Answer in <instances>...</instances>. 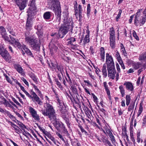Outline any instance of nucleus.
Masks as SVG:
<instances>
[{
  "instance_id": "f257e3e1",
  "label": "nucleus",
  "mask_w": 146,
  "mask_h": 146,
  "mask_svg": "<svg viewBox=\"0 0 146 146\" xmlns=\"http://www.w3.org/2000/svg\"><path fill=\"white\" fill-rule=\"evenodd\" d=\"M49 3L52 4L50 9L53 10L58 21L61 19V7L59 0H48Z\"/></svg>"
},
{
  "instance_id": "f03ea898",
  "label": "nucleus",
  "mask_w": 146,
  "mask_h": 146,
  "mask_svg": "<svg viewBox=\"0 0 146 146\" xmlns=\"http://www.w3.org/2000/svg\"><path fill=\"white\" fill-rule=\"evenodd\" d=\"M70 21H64V24L62 25L60 28L58 33V37H60L61 38L64 37L68 32V29L72 30L73 27V22Z\"/></svg>"
},
{
  "instance_id": "7ed1b4c3",
  "label": "nucleus",
  "mask_w": 146,
  "mask_h": 146,
  "mask_svg": "<svg viewBox=\"0 0 146 146\" xmlns=\"http://www.w3.org/2000/svg\"><path fill=\"white\" fill-rule=\"evenodd\" d=\"M29 33H25V41L28 43L34 49L40 48V43L39 39H38L34 36H29Z\"/></svg>"
},
{
  "instance_id": "20e7f679",
  "label": "nucleus",
  "mask_w": 146,
  "mask_h": 146,
  "mask_svg": "<svg viewBox=\"0 0 146 146\" xmlns=\"http://www.w3.org/2000/svg\"><path fill=\"white\" fill-rule=\"evenodd\" d=\"M44 106L45 110H41V112L45 116H48L50 118L56 119V114L53 107L50 104L46 102L44 104Z\"/></svg>"
},
{
  "instance_id": "39448f33",
  "label": "nucleus",
  "mask_w": 146,
  "mask_h": 146,
  "mask_svg": "<svg viewBox=\"0 0 146 146\" xmlns=\"http://www.w3.org/2000/svg\"><path fill=\"white\" fill-rule=\"evenodd\" d=\"M0 55L6 61L9 62L11 60V56L6 49L4 48L3 45H0Z\"/></svg>"
},
{
  "instance_id": "423d86ee",
  "label": "nucleus",
  "mask_w": 146,
  "mask_h": 146,
  "mask_svg": "<svg viewBox=\"0 0 146 146\" xmlns=\"http://www.w3.org/2000/svg\"><path fill=\"white\" fill-rule=\"evenodd\" d=\"M59 106H58V110H59L60 112L62 114V117L65 121V122L66 123L68 127H69L70 124L69 123V119L66 117L65 115L67 114V111L66 109L65 106L64 105L63 103H60L58 104Z\"/></svg>"
},
{
  "instance_id": "0eeeda50",
  "label": "nucleus",
  "mask_w": 146,
  "mask_h": 146,
  "mask_svg": "<svg viewBox=\"0 0 146 146\" xmlns=\"http://www.w3.org/2000/svg\"><path fill=\"white\" fill-rule=\"evenodd\" d=\"M107 70L108 72V76L109 78L112 80H114L115 77L116 80L117 72L116 71L115 66H113L107 67Z\"/></svg>"
},
{
  "instance_id": "6e6552de",
  "label": "nucleus",
  "mask_w": 146,
  "mask_h": 146,
  "mask_svg": "<svg viewBox=\"0 0 146 146\" xmlns=\"http://www.w3.org/2000/svg\"><path fill=\"white\" fill-rule=\"evenodd\" d=\"M29 109L32 117L34 119L37 121H39L40 119L39 116L35 110L32 107H29Z\"/></svg>"
},
{
  "instance_id": "1a4fd4ad",
  "label": "nucleus",
  "mask_w": 146,
  "mask_h": 146,
  "mask_svg": "<svg viewBox=\"0 0 146 146\" xmlns=\"http://www.w3.org/2000/svg\"><path fill=\"white\" fill-rule=\"evenodd\" d=\"M15 1L17 5L19 7V9L22 10L24 9L27 6L28 0H22L21 2H20L19 0H12Z\"/></svg>"
},
{
  "instance_id": "9d476101",
  "label": "nucleus",
  "mask_w": 146,
  "mask_h": 146,
  "mask_svg": "<svg viewBox=\"0 0 146 146\" xmlns=\"http://www.w3.org/2000/svg\"><path fill=\"white\" fill-rule=\"evenodd\" d=\"M33 19L31 17L30 15H28L25 28L26 30L28 31H31L32 29L33 25Z\"/></svg>"
},
{
  "instance_id": "9b49d317",
  "label": "nucleus",
  "mask_w": 146,
  "mask_h": 146,
  "mask_svg": "<svg viewBox=\"0 0 146 146\" xmlns=\"http://www.w3.org/2000/svg\"><path fill=\"white\" fill-rule=\"evenodd\" d=\"M106 62L108 67L114 66L113 58L108 53L106 54Z\"/></svg>"
},
{
  "instance_id": "f8f14e48",
  "label": "nucleus",
  "mask_w": 146,
  "mask_h": 146,
  "mask_svg": "<svg viewBox=\"0 0 146 146\" xmlns=\"http://www.w3.org/2000/svg\"><path fill=\"white\" fill-rule=\"evenodd\" d=\"M30 94L33 96L32 100L33 102H36L39 105H42V102L41 101L40 99L35 92L31 90L30 92Z\"/></svg>"
},
{
  "instance_id": "ddd939ff",
  "label": "nucleus",
  "mask_w": 146,
  "mask_h": 146,
  "mask_svg": "<svg viewBox=\"0 0 146 146\" xmlns=\"http://www.w3.org/2000/svg\"><path fill=\"white\" fill-rule=\"evenodd\" d=\"M14 66L18 72L21 74V75L24 76L25 75L23 69L19 64H16L14 65Z\"/></svg>"
},
{
  "instance_id": "4468645a",
  "label": "nucleus",
  "mask_w": 146,
  "mask_h": 146,
  "mask_svg": "<svg viewBox=\"0 0 146 146\" xmlns=\"http://www.w3.org/2000/svg\"><path fill=\"white\" fill-rule=\"evenodd\" d=\"M49 48L50 53L52 55L56 52L58 49V47L56 46L54 44H52L51 42L50 44Z\"/></svg>"
},
{
  "instance_id": "2eb2a0df",
  "label": "nucleus",
  "mask_w": 146,
  "mask_h": 146,
  "mask_svg": "<svg viewBox=\"0 0 146 146\" xmlns=\"http://www.w3.org/2000/svg\"><path fill=\"white\" fill-rule=\"evenodd\" d=\"M35 28L37 30V31L36 32V33L37 34L39 38L40 39V38L42 36V31L41 30L42 25L41 24H38L35 27Z\"/></svg>"
},
{
  "instance_id": "dca6fc26",
  "label": "nucleus",
  "mask_w": 146,
  "mask_h": 146,
  "mask_svg": "<svg viewBox=\"0 0 146 146\" xmlns=\"http://www.w3.org/2000/svg\"><path fill=\"white\" fill-rule=\"evenodd\" d=\"M28 75L36 84H38V78H36V76L34 74L31 72H29Z\"/></svg>"
},
{
  "instance_id": "f3484780",
  "label": "nucleus",
  "mask_w": 146,
  "mask_h": 146,
  "mask_svg": "<svg viewBox=\"0 0 146 146\" xmlns=\"http://www.w3.org/2000/svg\"><path fill=\"white\" fill-rule=\"evenodd\" d=\"M99 53L100 56V60L102 61H104L105 59V50L104 48H100V51Z\"/></svg>"
},
{
  "instance_id": "a211bd4d",
  "label": "nucleus",
  "mask_w": 146,
  "mask_h": 146,
  "mask_svg": "<svg viewBox=\"0 0 146 146\" xmlns=\"http://www.w3.org/2000/svg\"><path fill=\"white\" fill-rule=\"evenodd\" d=\"M125 85L126 88L128 90L132 91L133 90V86L132 83L129 82H126L124 84Z\"/></svg>"
},
{
  "instance_id": "6ab92c4d",
  "label": "nucleus",
  "mask_w": 146,
  "mask_h": 146,
  "mask_svg": "<svg viewBox=\"0 0 146 146\" xmlns=\"http://www.w3.org/2000/svg\"><path fill=\"white\" fill-rule=\"evenodd\" d=\"M110 45L113 49L115 48V37L110 38Z\"/></svg>"
},
{
  "instance_id": "aec40b11",
  "label": "nucleus",
  "mask_w": 146,
  "mask_h": 146,
  "mask_svg": "<svg viewBox=\"0 0 146 146\" xmlns=\"http://www.w3.org/2000/svg\"><path fill=\"white\" fill-rule=\"evenodd\" d=\"M102 70L103 77L104 78H106L107 76V72L106 66L105 64H104L103 65Z\"/></svg>"
},
{
  "instance_id": "412c9836",
  "label": "nucleus",
  "mask_w": 146,
  "mask_h": 146,
  "mask_svg": "<svg viewBox=\"0 0 146 146\" xmlns=\"http://www.w3.org/2000/svg\"><path fill=\"white\" fill-rule=\"evenodd\" d=\"M132 66L135 70H137L142 66V65L139 62H137L133 63Z\"/></svg>"
},
{
  "instance_id": "4be33fe9",
  "label": "nucleus",
  "mask_w": 146,
  "mask_h": 146,
  "mask_svg": "<svg viewBox=\"0 0 146 146\" xmlns=\"http://www.w3.org/2000/svg\"><path fill=\"white\" fill-rule=\"evenodd\" d=\"M50 12L48 11L45 13L43 15L44 18L46 20H49L50 19L51 13Z\"/></svg>"
},
{
  "instance_id": "5701e85b",
  "label": "nucleus",
  "mask_w": 146,
  "mask_h": 146,
  "mask_svg": "<svg viewBox=\"0 0 146 146\" xmlns=\"http://www.w3.org/2000/svg\"><path fill=\"white\" fill-rule=\"evenodd\" d=\"M23 49L25 50V52L29 55L33 57V55L31 51L27 48H26L25 45H23L22 46Z\"/></svg>"
},
{
  "instance_id": "b1692460",
  "label": "nucleus",
  "mask_w": 146,
  "mask_h": 146,
  "mask_svg": "<svg viewBox=\"0 0 146 146\" xmlns=\"http://www.w3.org/2000/svg\"><path fill=\"white\" fill-rule=\"evenodd\" d=\"M101 139L105 145L106 146L108 145L109 146H113L107 138H102Z\"/></svg>"
},
{
  "instance_id": "393cba45",
  "label": "nucleus",
  "mask_w": 146,
  "mask_h": 146,
  "mask_svg": "<svg viewBox=\"0 0 146 146\" xmlns=\"http://www.w3.org/2000/svg\"><path fill=\"white\" fill-rule=\"evenodd\" d=\"M90 42L89 35L87 34L85 35L84 39L83 44L85 45L86 44Z\"/></svg>"
},
{
  "instance_id": "a878e982",
  "label": "nucleus",
  "mask_w": 146,
  "mask_h": 146,
  "mask_svg": "<svg viewBox=\"0 0 146 146\" xmlns=\"http://www.w3.org/2000/svg\"><path fill=\"white\" fill-rule=\"evenodd\" d=\"M144 14L145 15V17H141L140 20L138 21L139 22L138 23H139L141 26L143 25L146 21V14Z\"/></svg>"
},
{
  "instance_id": "bb28decb",
  "label": "nucleus",
  "mask_w": 146,
  "mask_h": 146,
  "mask_svg": "<svg viewBox=\"0 0 146 146\" xmlns=\"http://www.w3.org/2000/svg\"><path fill=\"white\" fill-rule=\"evenodd\" d=\"M116 66L117 70V78L116 81L118 80L119 78V74L121 72V70L119 67V66L118 63L116 64Z\"/></svg>"
},
{
  "instance_id": "cd10ccee",
  "label": "nucleus",
  "mask_w": 146,
  "mask_h": 146,
  "mask_svg": "<svg viewBox=\"0 0 146 146\" xmlns=\"http://www.w3.org/2000/svg\"><path fill=\"white\" fill-rule=\"evenodd\" d=\"M110 38L115 37V32L114 31V29L113 27L110 28Z\"/></svg>"
},
{
  "instance_id": "c85d7f7f",
  "label": "nucleus",
  "mask_w": 146,
  "mask_h": 146,
  "mask_svg": "<svg viewBox=\"0 0 146 146\" xmlns=\"http://www.w3.org/2000/svg\"><path fill=\"white\" fill-rule=\"evenodd\" d=\"M10 38L11 40V44H15L18 42L19 41V40L17 39L14 38L13 36H10Z\"/></svg>"
},
{
  "instance_id": "c756f323",
  "label": "nucleus",
  "mask_w": 146,
  "mask_h": 146,
  "mask_svg": "<svg viewBox=\"0 0 146 146\" xmlns=\"http://www.w3.org/2000/svg\"><path fill=\"white\" fill-rule=\"evenodd\" d=\"M0 33L1 35L7 34L6 30L3 26H1L0 27Z\"/></svg>"
},
{
  "instance_id": "7c9ffc66",
  "label": "nucleus",
  "mask_w": 146,
  "mask_h": 146,
  "mask_svg": "<svg viewBox=\"0 0 146 146\" xmlns=\"http://www.w3.org/2000/svg\"><path fill=\"white\" fill-rule=\"evenodd\" d=\"M126 102L127 106H128L130 103L131 98L130 95H127L125 97Z\"/></svg>"
},
{
  "instance_id": "2f4dec72",
  "label": "nucleus",
  "mask_w": 146,
  "mask_h": 146,
  "mask_svg": "<svg viewBox=\"0 0 146 146\" xmlns=\"http://www.w3.org/2000/svg\"><path fill=\"white\" fill-rule=\"evenodd\" d=\"M135 103V102L131 103L128 108V111H131L133 110L134 107Z\"/></svg>"
},
{
  "instance_id": "473e14b6",
  "label": "nucleus",
  "mask_w": 146,
  "mask_h": 146,
  "mask_svg": "<svg viewBox=\"0 0 146 146\" xmlns=\"http://www.w3.org/2000/svg\"><path fill=\"white\" fill-rule=\"evenodd\" d=\"M141 17L140 16H137V17H135V20H134V23L135 24L137 25V24L139 23V21L140 20Z\"/></svg>"
},
{
  "instance_id": "72a5a7b5",
  "label": "nucleus",
  "mask_w": 146,
  "mask_h": 146,
  "mask_svg": "<svg viewBox=\"0 0 146 146\" xmlns=\"http://www.w3.org/2000/svg\"><path fill=\"white\" fill-rule=\"evenodd\" d=\"M90 11L91 9L90 4H88L87 6V11L86 13L88 18L90 16Z\"/></svg>"
},
{
  "instance_id": "f704fd0d",
  "label": "nucleus",
  "mask_w": 146,
  "mask_h": 146,
  "mask_svg": "<svg viewBox=\"0 0 146 146\" xmlns=\"http://www.w3.org/2000/svg\"><path fill=\"white\" fill-rule=\"evenodd\" d=\"M143 110L142 105L141 103L139 104V107L138 111L137 113V116H139Z\"/></svg>"
},
{
  "instance_id": "c9c22d12",
  "label": "nucleus",
  "mask_w": 146,
  "mask_h": 146,
  "mask_svg": "<svg viewBox=\"0 0 146 146\" xmlns=\"http://www.w3.org/2000/svg\"><path fill=\"white\" fill-rule=\"evenodd\" d=\"M53 142V143L55 144L56 145V140H55V138L52 136L51 135L49 134L47 136Z\"/></svg>"
},
{
  "instance_id": "e433bc0d",
  "label": "nucleus",
  "mask_w": 146,
  "mask_h": 146,
  "mask_svg": "<svg viewBox=\"0 0 146 146\" xmlns=\"http://www.w3.org/2000/svg\"><path fill=\"white\" fill-rule=\"evenodd\" d=\"M3 104L6 107H11L12 106L11 105L6 99H5V100H4V102H3Z\"/></svg>"
},
{
  "instance_id": "4c0bfd02",
  "label": "nucleus",
  "mask_w": 146,
  "mask_h": 146,
  "mask_svg": "<svg viewBox=\"0 0 146 146\" xmlns=\"http://www.w3.org/2000/svg\"><path fill=\"white\" fill-rule=\"evenodd\" d=\"M139 59L140 60H146V54H141L139 56Z\"/></svg>"
},
{
  "instance_id": "58836bf2",
  "label": "nucleus",
  "mask_w": 146,
  "mask_h": 146,
  "mask_svg": "<svg viewBox=\"0 0 146 146\" xmlns=\"http://www.w3.org/2000/svg\"><path fill=\"white\" fill-rule=\"evenodd\" d=\"M36 124L40 131H41L43 133H46V132H47L45 131V129L43 128V127H40V126L39 125L38 123H36Z\"/></svg>"
},
{
  "instance_id": "ea45409f",
  "label": "nucleus",
  "mask_w": 146,
  "mask_h": 146,
  "mask_svg": "<svg viewBox=\"0 0 146 146\" xmlns=\"http://www.w3.org/2000/svg\"><path fill=\"white\" fill-rule=\"evenodd\" d=\"M14 46L15 47H17L19 49L23 48L22 46H23V45L22 46L21 45L19 41L18 42L15 44H14Z\"/></svg>"
},
{
  "instance_id": "a19ab883",
  "label": "nucleus",
  "mask_w": 146,
  "mask_h": 146,
  "mask_svg": "<svg viewBox=\"0 0 146 146\" xmlns=\"http://www.w3.org/2000/svg\"><path fill=\"white\" fill-rule=\"evenodd\" d=\"M71 90L72 92L74 94L77 93V91L75 86L74 85H73L71 86Z\"/></svg>"
},
{
  "instance_id": "79ce46f5",
  "label": "nucleus",
  "mask_w": 146,
  "mask_h": 146,
  "mask_svg": "<svg viewBox=\"0 0 146 146\" xmlns=\"http://www.w3.org/2000/svg\"><path fill=\"white\" fill-rule=\"evenodd\" d=\"M109 136L111 139V141L112 143H113L114 142H115V139L112 133H110V134H109Z\"/></svg>"
},
{
  "instance_id": "37998d69",
  "label": "nucleus",
  "mask_w": 146,
  "mask_h": 146,
  "mask_svg": "<svg viewBox=\"0 0 146 146\" xmlns=\"http://www.w3.org/2000/svg\"><path fill=\"white\" fill-rule=\"evenodd\" d=\"M79 127L82 133H84V134L86 135H88L87 131L84 130V129L83 128L82 126H79Z\"/></svg>"
},
{
  "instance_id": "c03bdc74",
  "label": "nucleus",
  "mask_w": 146,
  "mask_h": 146,
  "mask_svg": "<svg viewBox=\"0 0 146 146\" xmlns=\"http://www.w3.org/2000/svg\"><path fill=\"white\" fill-rule=\"evenodd\" d=\"M105 131H106V133L109 135L110 134V133H112L109 129L106 126L104 127Z\"/></svg>"
},
{
  "instance_id": "a18cd8bd",
  "label": "nucleus",
  "mask_w": 146,
  "mask_h": 146,
  "mask_svg": "<svg viewBox=\"0 0 146 146\" xmlns=\"http://www.w3.org/2000/svg\"><path fill=\"white\" fill-rule=\"evenodd\" d=\"M54 92L55 93V95H56V96H55L56 100L58 102V104H59L60 103H63L62 101L60 100L59 99L58 96V94H56V93L55 91H54Z\"/></svg>"
},
{
  "instance_id": "49530a36",
  "label": "nucleus",
  "mask_w": 146,
  "mask_h": 146,
  "mask_svg": "<svg viewBox=\"0 0 146 146\" xmlns=\"http://www.w3.org/2000/svg\"><path fill=\"white\" fill-rule=\"evenodd\" d=\"M18 124L23 130L24 131V128H26V126L21 123H18Z\"/></svg>"
},
{
  "instance_id": "de8ad7c7",
  "label": "nucleus",
  "mask_w": 146,
  "mask_h": 146,
  "mask_svg": "<svg viewBox=\"0 0 146 146\" xmlns=\"http://www.w3.org/2000/svg\"><path fill=\"white\" fill-rule=\"evenodd\" d=\"M133 35L136 40H139L138 37L135 31L134 30L133 31Z\"/></svg>"
},
{
  "instance_id": "09e8293b",
  "label": "nucleus",
  "mask_w": 146,
  "mask_h": 146,
  "mask_svg": "<svg viewBox=\"0 0 146 146\" xmlns=\"http://www.w3.org/2000/svg\"><path fill=\"white\" fill-rule=\"evenodd\" d=\"M16 84L20 87L21 89L24 92L26 90L23 87L21 84L18 82H17Z\"/></svg>"
},
{
  "instance_id": "8fccbe9b",
  "label": "nucleus",
  "mask_w": 146,
  "mask_h": 146,
  "mask_svg": "<svg viewBox=\"0 0 146 146\" xmlns=\"http://www.w3.org/2000/svg\"><path fill=\"white\" fill-rule=\"evenodd\" d=\"M2 36L5 40L10 42V40H9V38L7 36V34L2 35Z\"/></svg>"
},
{
  "instance_id": "3c124183",
  "label": "nucleus",
  "mask_w": 146,
  "mask_h": 146,
  "mask_svg": "<svg viewBox=\"0 0 146 146\" xmlns=\"http://www.w3.org/2000/svg\"><path fill=\"white\" fill-rule=\"evenodd\" d=\"M121 51L122 52L123 54L125 56H126L127 55L126 51L125 50V48L121 49Z\"/></svg>"
},
{
  "instance_id": "603ef678",
  "label": "nucleus",
  "mask_w": 146,
  "mask_h": 146,
  "mask_svg": "<svg viewBox=\"0 0 146 146\" xmlns=\"http://www.w3.org/2000/svg\"><path fill=\"white\" fill-rule=\"evenodd\" d=\"M119 88L120 90L121 94L125 93L124 90L122 86H120L119 87Z\"/></svg>"
},
{
  "instance_id": "864d4df0",
  "label": "nucleus",
  "mask_w": 146,
  "mask_h": 146,
  "mask_svg": "<svg viewBox=\"0 0 146 146\" xmlns=\"http://www.w3.org/2000/svg\"><path fill=\"white\" fill-rule=\"evenodd\" d=\"M31 84L35 90L37 91L39 94L41 93L40 91L39 90V89L37 87L35 86V84Z\"/></svg>"
},
{
  "instance_id": "5fc2aeb1",
  "label": "nucleus",
  "mask_w": 146,
  "mask_h": 146,
  "mask_svg": "<svg viewBox=\"0 0 146 146\" xmlns=\"http://www.w3.org/2000/svg\"><path fill=\"white\" fill-rule=\"evenodd\" d=\"M55 82H56V84L58 87L59 88H61L62 87V86L61 84V83L58 81L57 79L55 80Z\"/></svg>"
},
{
  "instance_id": "6e6d98bb",
  "label": "nucleus",
  "mask_w": 146,
  "mask_h": 146,
  "mask_svg": "<svg viewBox=\"0 0 146 146\" xmlns=\"http://www.w3.org/2000/svg\"><path fill=\"white\" fill-rule=\"evenodd\" d=\"M121 12H122V11L121 10H119V13H118L117 16L116 17V21H118L117 19H119L120 18Z\"/></svg>"
},
{
  "instance_id": "4d7b16f0",
  "label": "nucleus",
  "mask_w": 146,
  "mask_h": 146,
  "mask_svg": "<svg viewBox=\"0 0 146 146\" xmlns=\"http://www.w3.org/2000/svg\"><path fill=\"white\" fill-rule=\"evenodd\" d=\"M24 93L26 94V95L27 96H28L29 98H31V99H32L33 97V96H32L31 94L30 95V94L28 93L27 91H25L24 92Z\"/></svg>"
},
{
  "instance_id": "13d9d810",
  "label": "nucleus",
  "mask_w": 146,
  "mask_h": 146,
  "mask_svg": "<svg viewBox=\"0 0 146 146\" xmlns=\"http://www.w3.org/2000/svg\"><path fill=\"white\" fill-rule=\"evenodd\" d=\"M24 83L28 86H29V84L28 82L24 78H23V79H21Z\"/></svg>"
},
{
  "instance_id": "bf43d9fd",
  "label": "nucleus",
  "mask_w": 146,
  "mask_h": 146,
  "mask_svg": "<svg viewBox=\"0 0 146 146\" xmlns=\"http://www.w3.org/2000/svg\"><path fill=\"white\" fill-rule=\"evenodd\" d=\"M12 100L14 101V102L15 103H16L17 105L19 106H21V105L17 101V100L16 99H15V98H13L12 99Z\"/></svg>"
},
{
  "instance_id": "052dcab7",
  "label": "nucleus",
  "mask_w": 146,
  "mask_h": 146,
  "mask_svg": "<svg viewBox=\"0 0 146 146\" xmlns=\"http://www.w3.org/2000/svg\"><path fill=\"white\" fill-rule=\"evenodd\" d=\"M6 99L3 96H1L0 97V102L3 104V102H4V100H5Z\"/></svg>"
},
{
  "instance_id": "680f3d73",
  "label": "nucleus",
  "mask_w": 146,
  "mask_h": 146,
  "mask_svg": "<svg viewBox=\"0 0 146 146\" xmlns=\"http://www.w3.org/2000/svg\"><path fill=\"white\" fill-rule=\"evenodd\" d=\"M57 135L61 140H62L63 141H64L65 140L63 138L62 136L60 133H57Z\"/></svg>"
},
{
  "instance_id": "e2e57ef3",
  "label": "nucleus",
  "mask_w": 146,
  "mask_h": 146,
  "mask_svg": "<svg viewBox=\"0 0 146 146\" xmlns=\"http://www.w3.org/2000/svg\"><path fill=\"white\" fill-rule=\"evenodd\" d=\"M66 81L69 83V84L70 85L72 83V81L70 77L68 78V79L66 78Z\"/></svg>"
},
{
  "instance_id": "0e129e2a",
  "label": "nucleus",
  "mask_w": 146,
  "mask_h": 146,
  "mask_svg": "<svg viewBox=\"0 0 146 146\" xmlns=\"http://www.w3.org/2000/svg\"><path fill=\"white\" fill-rule=\"evenodd\" d=\"M142 10V9H139L137 13H136L135 17H137V16H140V11H141Z\"/></svg>"
},
{
  "instance_id": "69168bd1",
  "label": "nucleus",
  "mask_w": 146,
  "mask_h": 146,
  "mask_svg": "<svg viewBox=\"0 0 146 146\" xmlns=\"http://www.w3.org/2000/svg\"><path fill=\"white\" fill-rule=\"evenodd\" d=\"M25 132H23V135L25 136H27L26 135H30L31 134L28 132H27L26 131H25V130L24 129V131Z\"/></svg>"
},
{
  "instance_id": "338daca9",
  "label": "nucleus",
  "mask_w": 146,
  "mask_h": 146,
  "mask_svg": "<svg viewBox=\"0 0 146 146\" xmlns=\"http://www.w3.org/2000/svg\"><path fill=\"white\" fill-rule=\"evenodd\" d=\"M62 129L65 132H67V129L66 128V127L63 124H62Z\"/></svg>"
},
{
  "instance_id": "774afa93",
  "label": "nucleus",
  "mask_w": 146,
  "mask_h": 146,
  "mask_svg": "<svg viewBox=\"0 0 146 146\" xmlns=\"http://www.w3.org/2000/svg\"><path fill=\"white\" fill-rule=\"evenodd\" d=\"M65 144V146H70V144L68 142V141L66 140H64V141H63Z\"/></svg>"
}]
</instances>
